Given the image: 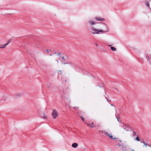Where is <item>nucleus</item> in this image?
Returning a JSON list of instances; mask_svg holds the SVG:
<instances>
[{
	"instance_id": "nucleus-1",
	"label": "nucleus",
	"mask_w": 151,
	"mask_h": 151,
	"mask_svg": "<svg viewBox=\"0 0 151 151\" xmlns=\"http://www.w3.org/2000/svg\"><path fill=\"white\" fill-rule=\"evenodd\" d=\"M92 30L93 31L92 32V33L94 35L98 34L99 33H105L108 31H105L102 30L96 29L94 28H92Z\"/></svg>"
},
{
	"instance_id": "nucleus-2",
	"label": "nucleus",
	"mask_w": 151,
	"mask_h": 151,
	"mask_svg": "<svg viewBox=\"0 0 151 151\" xmlns=\"http://www.w3.org/2000/svg\"><path fill=\"white\" fill-rule=\"evenodd\" d=\"M52 114L53 118L54 119H55L56 118L58 115V113L57 111L56 110H53Z\"/></svg>"
},
{
	"instance_id": "nucleus-3",
	"label": "nucleus",
	"mask_w": 151,
	"mask_h": 151,
	"mask_svg": "<svg viewBox=\"0 0 151 151\" xmlns=\"http://www.w3.org/2000/svg\"><path fill=\"white\" fill-rule=\"evenodd\" d=\"M104 134L107 137H109L111 139H116V138L115 137L114 138L113 137V136L111 135L112 134H111L110 135L107 132H105L104 133Z\"/></svg>"
},
{
	"instance_id": "nucleus-4",
	"label": "nucleus",
	"mask_w": 151,
	"mask_h": 151,
	"mask_svg": "<svg viewBox=\"0 0 151 151\" xmlns=\"http://www.w3.org/2000/svg\"><path fill=\"white\" fill-rule=\"evenodd\" d=\"M95 19L97 21H104L105 19L104 18H101L99 17H96L95 18Z\"/></svg>"
},
{
	"instance_id": "nucleus-5",
	"label": "nucleus",
	"mask_w": 151,
	"mask_h": 151,
	"mask_svg": "<svg viewBox=\"0 0 151 151\" xmlns=\"http://www.w3.org/2000/svg\"><path fill=\"white\" fill-rule=\"evenodd\" d=\"M9 44L8 42L4 45H0V48H4Z\"/></svg>"
},
{
	"instance_id": "nucleus-6",
	"label": "nucleus",
	"mask_w": 151,
	"mask_h": 151,
	"mask_svg": "<svg viewBox=\"0 0 151 151\" xmlns=\"http://www.w3.org/2000/svg\"><path fill=\"white\" fill-rule=\"evenodd\" d=\"M72 146L74 148H76L78 146V144L76 143H74L72 144Z\"/></svg>"
},
{
	"instance_id": "nucleus-7",
	"label": "nucleus",
	"mask_w": 151,
	"mask_h": 151,
	"mask_svg": "<svg viewBox=\"0 0 151 151\" xmlns=\"http://www.w3.org/2000/svg\"><path fill=\"white\" fill-rule=\"evenodd\" d=\"M123 151H135L134 149H132L131 148H129L128 149H125Z\"/></svg>"
},
{
	"instance_id": "nucleus-8",
	"label": "nucleus",
	"mask_w": 151,
	"mask_h": 151,
	"mask_svg": "<svg viewBox=\"0 0 151 151\" xmlns=\"http://www.w3.org/2000/svg\"><path fill=\"white\" fill-rule=\"evenodd\" d=\"M89 22L91 25H93L95 24V22L93 21H89Z\"/></svg>"
},
{
	"instance_id": "nucleus-9",
	"label": "nucleus",
	"mask_w": 151,
	"mask_h": 151,
	"mask_svg": "<svg viewBox=\"0 0 151 151\" xmlns=\"http://www.w3.org/2000/svg\"><path fill=\"white\" fill-rule=\"evenodd\" d=\"M111 49L113 51H115L116 50V49L114 47H111Z\"/></svg>"
},
{
	"instance_id": "nucleus-10",
	"label": "nucleus",
	"mask_w": 151,
	"mask_h": 151,
	"mask_svg": "<svg viewBox=\"0 0 151 151\" xmlns=\"http://www.w3.org/2000/svg\"><path fill=\"white\" fill-rule=\"evenodd\" d=\"M62 58L63 60H65L67 59V56H63L62 57Z\"/></svg>"
},
{
	"instance_id": "nucleus-11",
	"label": "nucleus",
	"mask_w": 151,
	"mask_h": 151,
	"mask_svg": "<svg viewBox=\"0 0 151 151\" xmlns=\"http://www.w3.org/2000/svg\"><path fill=\"white\" fill-rule=\"evenodd\" d=\"M42 117H43V118L45 119L47 118V116L45 114H43V115L42 116Z\"/></svg>"
},
{
	"instance_id": "nucleus-12",
	"label": "nucleus",
	"mask_w": 151,
	"mask_h": 151,
	"mask_svg": "<svg viewBox=\"0 0 151 151\" xmlns=\"http://www.w3.org/2000/svg\"><path fill=\"white\" fill-rule=\"evenodd\" d=\"M87 124V125L88 127H90L91 128V126H92V125L91 124L89 123H86Z\"/></svg>"
},
{
	"instance_id": "nucleus-13",
	"label": "nucleus",
	"mask_w": 151,
	"mask_h": 151,
	"mask_svg": "<svg viewBox=\"0 0 151 151\" xmlns=\"http://www.w3.org/2000/svg\"><path fill=\"white\" fill-rule=\"evenodd\" d=\"M125 127H126L124 128V129H125V130L127 131H128V130H129V129H128L127 128V126L126 125L125 126Z\"/></svg>"
},
{
	"instance_id": "nucleus-14",
	"label": "nucleus",
	"mask_w": 151,
	"mask_h": 151,
	"mask_svg": "<svg viewBox=\"0 0 151 151\" xmlns=\"http://www.w3.org/2000/svg\"><path fill=\"white\" fill-rule=\"evenodd\" d=\"M91 124L92 125V126H91V128H93V127H95L94 125L93 124V122H92L91 123Z\"/></svg>"
},
{
	"instance_id": "nucleus-15",
	"label": "nucleus",
	"mask_w": 151,
	"mask_h": 151,
	"mask_svg": "<svg viewBox=\"0 0 151 151\" xmlns=\"http://www.w3.org/2000/svg\"><path fill=\"white\" fill-rule=\"evenodd\" d=\"M81 118L83 122H84L85 123H86L85 122H84V118H83V116H81Z\"/></svg>"
},
{
	"instance_id": "nucleus-16",
	"label": "nucleus",
	"mask_w": 151,
	"mask_h": 151,
	"mask_svg": "<svg viewBox=\"0 0 151 151\" xmlns=\"http://www.w3.org/2000/svg\"><path fill=\"white\" fill-rule=\"evenodd\" d=\"M136 139L138 141H140V139H139V137H137L136 138Z\"/></svg>"
},
{
	"instance_id": "nucleus-17",
	"label": "nucleus",
	"mask_w": 151,
	"mask_h": 151,
	"mask_svg": "<svg viewBox=\"0 0 151 151\" xmlns=\"http://www.w3.org/2000/svg\"><path fill=\"white\" fill-rule=\"evenodd\" d=\"M146 5L148 6H149V3L147 2H146Z\"/></svg>"
},
{
	"instance_id": "nucleus-18",
	"label": "nucleus",
	"mask_w": 151,
	"mask_h": 151,
	"mask_svg": "<svg viewBox=\"0 0 151 151\" xmlns=\"http://www.w3.org/2000/svg\"><path fill=\"white\" fill-rule=\"evenodd\" d=\"M74 108L76 109V110L78 108V107H77L76 106H75V107H74Z\"/></svg>"
},
{
	"instance_id": "nucleus-19",
	"label": "nucleus",
	"mask_w": 151,
	"mask_h": 151,
	"mask_svg": "<svg viewBox=\"0 0 151 151\" xmlns=\"http://www.w3.org/2000/svg\"><path fill=\"white\" fill-rule=\"evenodd\" d=\"M147 144H145V145H143V146H145V147H147Z\"/></svg>"
},
{
	"instance_id": "nucleus-20",
	"label": "nucleus",
	"mask_w": 151,
	"mask_h": 151,
	"mask_svg": "<svg viewBox=\"0 0 151 151\" xmlns=\"http://www.w3.org/2000/svg\"><path fill=\"white\" fill-rule=\"evenodd\" d=\"M143 143L144 144V145H145V141H143Z\"/></svg>"
},
{
	"instance_id": "nucleus-21",
	"label": "nucleus",
	"mask_w": 151,
	"mask_h": 151,
	"mask_svg": "<svg viewBox=\"0 0 151 151\" xmlns=\"http://www.w3.org/2000/svg\"><path fill=\"white\" fill-rule=\"evenodd\" d=\"M46 51L47 52V53H48L49 51H48V49H47V50H46Z\"/></svg>"
},
{
	"instance_id": "nucleus-22",
	"label": "nucleus",
	"mask_w": 151,
	"mask_h": 151,
	"mask_svg": "<svg viewBox=\"0 0 151 151\" xmlns=\"http://www.w3.org/2000/svg\"><path fill=\"white\" fill-rule=\"evenodd\" d=\"M136 134V133H135V132H133V134L134 135V134Z\"/></svg>"
},
{
	"instance_id": "nucleus-23",
	"label": "nucleus",
	"mask_w": 151,
	"mask_h": 151,
	"mask_svg": "<svg viewBox=\"0 0 151 151\" xmlns=\"http://www.w3.org/2000/svg\"><path fill=\"white\" fill-rule=\"evenodd\" d=\"M60 53H58V55H60Z\"/></svg>"
},
{
	"instance_id": "nucleus-24",
	"label": "nucleus",
	"mask_w": 151,
	"mask_h": 151,
	"mask_svg": "<svg viewBox=\"0 0 151 151\" xmlns=\"http://www.w3.org/2000/svg\"><path fill=\"white\" fill-rule=\"evenodd\" d=\"M117 119H118V120H119V118H118V117H117Z\"/></svg>"
},
{
	"instance_id": "nucleus-25",
	"label": "nucleus",
	"mask_w": 151,
	"mask_h": 151,
	"mask_svg": "<svg viewBox=\"0 0 151 151\" xmlns=\"http://www.w3.org/2000/svg\"><path fill=\"white\" fill-rule=\"evenodd\" d=\"M50 87V86H48V87Z\"/></svg>"
},
{
	"instance_id": "nucleus-26",
	"label": "nucleus",
	"mask_w": 151,
	"mask_h": 151,
	"mask_svg": "<svg viewBox=\"0 0 151 151\" xmlns=\"http://www.w3.org/2000/svg\"><path fill=\"white\" fill-rule=\"evenodd\" d=\"M62 74V72H61V73H60V74Z\"/></svg>"
},
{
	"instance_id": "nucleus-27",
	"label": "nucleus",
	"mask_w": 151,
	"mask_h": 151,
	"mask_svg": "<svg viewBox=\"0 0 151 151\" xmlns=\"http://www.w3.org/2000/svg\"><path fill=\"white\" fill-rule=\"evenodd\" d=\"M59 71H60V70H59ZM61 70H60V71L61 72Z\"/></svg>"
}]
</instances>
